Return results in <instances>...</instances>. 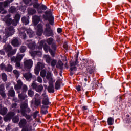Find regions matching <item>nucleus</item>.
<instances>
[{"instance_id":"obj_20","label":"nucleus","mask_w":131,"mask_h":131,"mask_svg":"<svg viewBox=\"0 0 131 131\" xmlns=\"http://www.w3.org/2000/svg\"><path fill=\"white\" fill-rule=\"evenodd\" d=\"M46 78L49 80V82H55V81H56L55 80L53 79V77L52 76L51 72L47 73Z\"/></svg>"},{"instance_id":"obj_39","label":"nucleus","mask_w":131,"mask_h":131,"mask_svg":"<svg viewBox=\"0 0 131 131\" xmlns=\"http://www.w3.org/2000/svg\"><path fill=\"white\" fill-rule=\"evenodd\" d=\"M46 42V40H41L39 43V46L38 47V50H41L43 47V45Z\"/></svg>"},{"instance_id":"obj_4","label":"nucleus","mask_w":131,"mask_h":131,"mask_svg":"<svg viewBox=\"0 0 131 131\" xmlns=\"http://www.w3.org/2000/svg\"><path fill=\"white\" fill-rule=\"evenodd\" d=\"M23 57H24V54H18L16 57L13 56L11 57V62H14L15 63H16V64H15L16 68H19V67L21 66V64L20 63V62H20L21 60H22V58H23Z\"/></svg>"},{"instance_id":"obj_35","label":"nucleus","mask_w":131,"mask_h":131,"mask_svg":"<svg viewBox=\"0 0 131 131\" xmlns=\"http://www.w3.org/2000/svg\"><path fill=\"white\" fill-rule=\"evenodd\" d=\"M28 104L27 103H24L21 104V113H22V111H25V109L27 108Z\"/></svg>"},{"instance_id":"obj_27","label":"nucleus","mask_w":131,"mask_h":131,"mask_svg":"<svg viewBox=\"0 0 131 131\" xmlns=\"http://www.w3.org/2000/svg\"><path fill=\"white\" fill-rule=\"evenodd\" d=\"M44 59L46 60V63H48V64H51V62L53 60L51 59V57L49 55H45Z\"/></svg>"},{"instance_id":"obj_40","label":"nucleus","mask_w":131,"mask_h":131,"mask_svg":"<svg viewBox=\"0 0 131 131\" xmlns=\"http://www.w3.org/2000/svg\"><path fill=\"white\" fill-rule=\"evenodd\" d=\"M36 13V10L34 9H31L28 11L29 15H34Z\"/></svg>"},{"instance_id":"obj_19","label":"nucleus","mask_w":131,"mask_h":131,"mask_svg":"<svg viewBox=\"0 0 131 131\" xmlns=\"http://www.w3.org/2000/svg\"><path fill=\"white\" fill-rule=\"evenodd\" d=\"M44 51H45V52H46V53H48V51H49V52H50L51 56L54 57V56L55 55V51H56V50H54V49L52 50V49H50V47H49L48 46H45L44 47Z\"/></svg>"},{"instance_id":"obj_43","label":"nucleus","mask_w":131,"mask_h":131,"mask_svg":"<svg viewBox=\"0 0 131 131\" xmlns=\"http://www.w3.org/2000/svg\"><path fill=\"white\" fill-rule=\"evenodd\" d=\"M60 83H61V81L58 80L55 83V89L56 90H59L60 89Z\"/></svg>"},{"instance_id":"obj_15","label":"nucleus","mask_w":131,"mask_h":131,"mask_svg":"<svg viewBox=\"0 0 131 131\" xmlns=\"http://www.w3.org/2000/svg\"><path fill=\"white\" fill-rule=\"evenodd\" d=\"M21 18V15L19 14H15L14 16V20L13 21V26H17V24L20 21V19Z\"/></svg>"},{"instance_id":"obj_5","label":"nucleus","mask_w":131,"mask_h":131,"mask_svg":"<svg viewBox=\"0 0 131 131\" xmlns=\"http://www.w3.org/2000/svg\"><path fill=\"white\" fill-rule=\"evenodd\" d=\"M33 66V61L31 59H27L24 60V68L26 71H30L31 68Z\"/></svg>"},{"instance_id":"obj_41","label":"nucleus","mask_w":131,"mask_h":131,"mask_svg":"<svg viewBox=\"0 0 131 131\" xmlns=\"http://www.w3.org/2000/svg\"><path fill=\"white\" fill-rule=\"evenodd\" d=\"M2 77L3 81H7L8 78L7 76V74L6 73H3L2 74Z\"/></svg>"},{"instance_id":"obj_45","label":"nucleus","mask_w":131,"mask_h":131,"mask_svg":"<svg viewBox=\"0 0 131 131\" xmlns=\"http://www.w3.org/2000/svg\"><path fill=\"white\" fill-rule=\"evenodd\" d=\"M28 96H29V97H33L34 95V92H33V91L30 89L28 91Z\"/></svg>"},{"instance_id":"obj_21","label":"nucleus","mask_w":131,"mask_h":131,"mask_svg":"<svg viewBox=\"0 0 131 131\" xmlns=\"http://www.w3.org/2000/svg\"><path fill=\"white\" fill-rule=\"evenodd\" d=\"M1 108H3V106H2V104L0 103V114H1V115H5V114H7L8 108L4 107L1 109Z\"/></svg>"},{"instance_id":"obj_61","label":"nucleus","mask_w":131,"mask_h":131,"mask_svg":"<svg viewBox=\"0 0 131 131\" xmlns=\"http://www.w3.org/2000/svg\"><path fill=\"white\" fill-rule=\"evenodd\" d=\"M40 5L37 4V3H36V4H34L33 5V7L34 8H35V9H38V8L39 7Z\"/></svg>"},{"instance_id":"obj_10","label":"nucleus","mask_w":131,"mask_h":131,"mask_svg":"<svg viewBox=\"0 0 131 131\" xmlns=\"http://www.w3.org/2000/svg\"><path fill=\"white\" fill-rule=\"evenodd\" d=\"M42 104L43 105H45V106H48V105H51V102L49 101V97H48V95L46 94V93H44L42 95Z\"/></svg>"},{"instance_id":"obj_17","label":"nucleus","mask_w":131,"mask_h":131,"mask_svg":"<svg viewBox=\"0 0 131 131\" xmlns=\"http://www.w3.org/2000/svg\"><path fill=\"white\" fill-rule=\"evenodd\" d=\"M17 84L14 86V89L16 91H17V93L19 94L20 93V91L18 90H20V89H21L22 84H23V83H22V81H21V80H17Z\"/></svg>"},{"instance_id":"obj_26","label":"nucleus","mask_w":131,"mask_h":131,"mask_svg":"<svg viewBox=\"0 0 131 131\" xmlns=\"http://www.w3.org/2000/svg\"><path fill=\"white\" fill-rule=\"evenodd\" d=\"M30 53L31 54L32 57H34V56H36V55H37V56H40L41 55V51H36L33 52H30Z\"/></svg>"},{"instance_id":"obj_25","label":"nucleus","mask_w":131,"mask_h":131,"mask_svg":"<svg viewBox=\"0 0 131 131\" xmlns=\"http://www.w3.org/2000/svg\"><path fill=\"white\" fill-rule=\"evenodd\" d=\"M54 82H49V85L48 88L49 93H54Z\"/></svg>"},{"instance_id":"obj_42","label":"nucleus","mask_w":131,"mask_h":131,"mask_svg":"<svg viewBox=\"0 0 131 131\" xmlns=\"http://www.w3.org/2000/svg\"><path fill=\"white\" fill-rule=\"evenodd\" d=\"M40 75L41 77H46V75H47V71H46L45 70L41 71Z\"/></svg>"},{"instance_id":"obj_8","label":"nucleus","mask_w":131,"mask_h":131,"mask_svg":"<svg viewBox=\"0 0 131 131\" xmlns=\"http://www.w3.org/2000/svg\"><path fill=\"white\" fill-rule=\"evenodd\" d=\"M46 28L44 31V34L46 36H52L53 35V30L51 29V27L49 24L46 25Z\"/></svg>"},{"instance_id":"obj_14","label":"nucleus","mask_w":131,"mask_h":131,"mask_svg":"<svg viewBox=\"0 0 131 131\" xmlns=\"http://www.w3.org/2000/svg\"><path fill=\"white\" fill-rule=\"evenodd\" d=\"M42 32H43L42 25L41 24H39L37 26V30L36 33L38 36H40L42 34Z\"/></svg>"},{"instance_id":"obj_56","label":"nucleus","mask_w":131,"mask_h":131,"mask_svg":"<svg viewBox=\"0 0 131 131\" xmlns=\"http://www.w3.org/2000/svg\"><path fill=\"white\" fill-rule=\"evenodd\" d=\"M88 71L91 74L93 73V72H94V68H88Z\"/></svg>"},{"instance_id":"obj_37","label":"nucleus","mask_w":131,"mask_h":131,"mask_svg":"<svg viewBox=\"0 0 131 131\" xmlns=\"http://www.w3.org/2000/svg\"><path fill=\"white\" fill-rule=\"evenodd\" d=\"M36 67L38 68L40 70V69H43V68H45V64L40 62H38Z\"/></svg>"},{"instance_id":"obj_54","label":"nucleus","mask_w":131,"mask_h":131,"mask_svg":"<svg viewBox=\"0 0 131 131\" xmlns=\"http://www.w3.org/2000/svg\"><path fill=\"white\" fill-rule=\"evenodd\" d=\"M40 104H41L40 100H38L37 99H35V105L36 106H39V105H40Z\"/></svg>"},{"instance_id":"obj_59","label":"nucleus","mask_w":131,"mask_h":131,"mask_svg":"<svg viewBox=\"0 0 131 131\" xmlns=\"http://www.w3.org/2000/svg\"><path fill=\"white\" fill-rule=\"evenodd\" d=\"M0 13L1 14H7V11L4 8H2L0 9Z\"/></svg>"},{"instance_id":"obj_53","label":"nucleus","mask_w":131,"mask_h":131,"mask_svg":"<svg viewBox=\"0 0 131 131\" xmlns=\"http://www.w3.org/2000/svg\"><path fill=\"white\" fill-rule=\"evenodd\" d=\"M20 53H24L26 51V47L21 46L20 48Z\"/></svg>"},{"instance_id":"obj_11","label":"nucleus","mask_w":131,"mask_h":131,"mask_svg":"<svg viewBox=\"0 0 131 131\" xmlns=\"http://www.w3.org/2000/svg\"><path fill=\"white\" fill-rule=\"evenodd\" d=\"M15 116V113L13 112H9L7 114V115L4 118V121L7 122L8 121H10L11 119H12V117Z\"/></svg>"},{"instance_id":"obj_1","label":"nucleus","mask_w":131,"mask_h":131,"mask_svg":"<svg viewBox=\"0 0 131 131\" xmlns=\"http://www.w3.org/2000/svg\"><path fill=\"white\" fill-rule=\"evenodd\" d=\"M15 34V29L13 26H10L7 27L5 29L4 31V35L3 36V38L2 39V42H6L7 41V39L10 36H12V35H14Z\"/></svg>"},{"instance_id":"obj_48","label":"nucleus","mask_w":131,"mask_h":131,"mask_svg":"<svg viewBox=\"0 0 131 131\" xmlns=\"http://www.w3.org/2000/svg\"><path fill=\"white\" fill-rule=\"evenodd\" d=\"M12 121L14 123H17V122H18L19 121V117L17 116L14 117L12 119Z\"/></svg>"},{"instance_id":"obj_58","label":"nucleus","mask_w":131,"mask_h":131,"mask_svg":"<svg viewBox=\"0 0 131 131\" xmlns=\"http://www.w3.org/2000/svg\"><path fill=\"white\" fill-rule=\"evenodd\" d=\"M9 4H10V2H8V1H6L4 2L3 6L4 7H8V5H9Z\"/></svg>"},{"instance_id":"obj_63","label":"nucleus","mask_w":131,"mask_h":131,"mask_svg":"<svg viewBox=\"0 0 131 131\" xmlns=\"http://www.w3.org/2000/svg\"><path fill=\"white\" fill-rule=\"evenodd\" d=\"M30 111H31V110H30V109L28 107H27V108H26V111H25V113H30Z\"/></svg>"},{"instance_id":"obj_44","label":"nucleus","mask_w":131,"mask_h":131,"mask_svg":"<svg viewBox=\"0 0 131 131\" xmlns=\"http://www.w3.org/2000/svg\"><path fill=\"white\" fill-rule=\"evenodd\" d=\"M13 73L15 75L16 78H18L20 76V73L17 70H13Z\"/></svg>"},{"instance_id":"obj_28","label":"nucleus","mask_w":131,"mask_h":131,"mask_svg":"<svg viewBox=\"0 0 131 131\" xmlns=\"http://www.w3.org/2000/svg\"><path fill=\"white\" fill-rule=\"evenodd\" d=\"M64 67V64L62 62V61H58V63L56 64V68H59V69H63Z\"/></svg>"},{"instance_id":"obj_6","label":"nucleus","mask_w":131,"mask_h":131,"mask_svg":"<svg viewBox=\"0 0 131 131\" xmlns=\"http://www.w3.org/2000/svg\"><path fill=\"white\" fill-rule=\"evenodd\" d=\"M4 49L6 53H8V56L11 57L12 55H15L17 52V49H14L12 50V46L10 45H7V46H4Z\"/></svg>"},{"instance_id":"obj_22","label":"nucleus","mask_w":131,"mask_h":131,"mask_svg":"<svg viewBox=\"0 0 131 131\" xmlns=\"http://www.w3.org/2000/svg\"><path fill=\"white\" fill-rule=\"evenodd\" d=\"M4 90H5V86L4 85H0V95L2 96V97L5 98L6 97V94L5 93Z\"/></svg>"},{"instance_id":"obj_18","label":"nucleus","mask_w":131,"mask_h":131,"mask_svg":"<svg viewBox=\"0 0 131 131\" xmlns=\"http://www.w3.org/2000/svg\"><path fill=\"white\" fill-rule=\"evenodd\" d=\"M11 44L13 47H19L21 45V42L19 41L18 38H13L11 41Z\"/></svg>"},{"instance_id":"obj_49","label":"nucleus","mask_w":131,"mask_h":131,"mask_svg":"<svg viewBox=\"0 0 131 131\" xmlns=\"http://www.w3.org/2000/svg\"><path fill=\"white\" fill-rule=\"evenodd\" d=\"M38 85V84L34 82L32 83L31 86L33 90H36Z\"/></svg>"},{"instance_id":"obj_12","label":"nucleus","mask_w":131,"mask_h":131,"mask_svg":"<svg viewBox=\"0 0 131 131\" xmlns=\"http://www.w3.org/2000/svg\"><path fill=\"white\" fill-rule=\"evenodd\" d=\"M46 42L48 45H49V46H51V45H52V49L54 51H56V43L54 42V39L52 38H49L47 39Z\"/></svg>"},{"instance_id":"obj_32","label":"nucleus","mask_w":131,"mask_h":131,"mask_svg":"<svg viewBox=\"0 0 131 131\" xmlns=\"http://www.w3.org/2000/svg\"><path fill=\"white\" fill-rule=\"evenodd\" d=\"M18 97L19 100H25V99L27 98V95L21 93V94H18Z\"/></svg>"},{"instance_id":"obj_7","label":"nucleus","mask_w":131,"mask_h":131,"mask_svg":"<svg viewBox=\"0 0 131 131\" xmlns=\"http://www.w3.org/2000/svg\"><path fill=\"white\" fill-rule=\"evenodd\" d=\"M45 14L47 15L45 19L48 20L49 24H50V25H54V23H55L54 20V16L52 15V12L51 11L47 10L45 12Z\"/></svg>"},{"instance_id":"obj_33","label":"nucleus","mask_w":131,"mask_h":131,"mask_svg":"<svg viewBox=\"0 0 131 131\" xmlns=\"http://www.w3.org/2000/svg\"><path fill=\"white\" fill-rule=\"evenodd\" d=\"M43 90V86L42 85L40 84L39 85L37 86V88L36 89V91L38 93H41Z\"/></svg>"},{"instance_id":"obj_23","label":"nucleus","mask_w":131,"mask_h":131,"mask_svg":"<svg viewBox=\"0 0 131 131\" xmlns=\"http://www.w3.org/2000/svg\"><path fill=\"white\" fill-rule=\"evenodd\" d=\"M28 46L31 50H34L35 49V41H30L29 43L28 44Z\"/></svg>"},{"instance_id":"obj_2","label":"nucleus","mask_w":131,"mask_h":131,"mask_svg":"<svg viewBox=\"0 0 131 131\" xmlns=\"http://www.w3.org/2000/svg\"><path fill=\"white\" fill-rule=\"evenodd\" d=\"M19 36H20V37L24 39L26 38V34L25 33V31H26L27 34L29 35V37H32L33 36H34V32H33V31H32V30H31L30 29L23 28L19 29Z\"/></svg>"},{"instance_id":"obj_38","label":"nucleus","mask_w":131,"mask_h":131,"mask_svg":"<svg viewBox=\"0 0 131 131\" xmlns=\"http://www.w3.org/2000/svg\"><path fill=\"white\" fill-rule=\"evenodd\" d=\"M5 70L7 72H11L13 70V67L11 64H8L7 67L5 68Z\"/></svg>"},{"instance_id":"obj_47","label":"nucleus","mask_w":131,"mask_h":131,"mask_svg":"<svg viewBox=\"0 0 131 131\" xmlns=\"http://www.w3.org/2000/svg\"><path fill=\"white\" fill-rule=\"evenodd\" d=\"M27 90H28L27 86H26V85H24L22 88V92L21 93L25 94V93H26V92H27Z\"/></svg>"},{"instance_id":"obj_50","label":"nucleus","mask_w":131,"mask_h":131,"mask_svg":"<svg viewBox=\"0 0 131 131\" xmlns=\"http://www.w3.org/2000/svg\"><path fill=\"white\" fill-rule=\"evenodd\" d=\"M51 66H52V67H54V66H56V64H57V60L55 59H52L51 61Z\"/></svg>"},{"instance_id":"obj_52","label":"nucleus","mask_w":131,"mask_h":131,"mask_svg":"<svg viewBox=\"0 0 131 131\" xmlns=\"http://www.w3.org/2000/svg\"><path fill=\"white\" fill-rule=\"evenodd\" d=\"M40 69L37 68V67H36L35 68V73L36 75H38V74H39V71H40Z\"/></svg>"},{"instance_id":"obj_24","label":"nucleus","mask_w":131,"mask_h":131,"mask_svg":"<svg viewBox=\"0 0 131 131\" xmlns=\"http://www.w3.org/2000/svg\"><path fill=\"white\" fill-rule=\"evenodd\" d=\"M48 108H49V106L47 105L42 106L41 107V113L45 115L47 114L48 113V110H47Z\"/></svg>"},{"instance_id":"obj_31","label":"nucleus","mask_w":131,"mask_h":131,"mask_svg":"<svg viewBox=\"0 0 131 131\" xmlns=\"http://www.w3.org/2000/svg\"><path fill=\"white\" fill-rule=\"evenodd\" d=\"M21 115H23V116H25V117H26V119L28 120H29V119H31V116L26 114L25 111H21Z\"/></svg>"},{"instance_id":"obj_13","label":"nucleus","mask_w":131,"mask_h":131,"mask_svg":"<svg viewBox=\"0 0 131 131\" xmlns=\"http://www.w3.org/2000/svg\"><path fill=\"white\" fill-rule=\"evenodd\" d=\"M78 63V61L77 60V59H76L75 61L71 62L70 64L71 68L70 69V70H71V71H76V70H77V68H76L75 66H76Z\"/></svg>"},{"instance_id":"obj_46","label":"nucleus","mask_w":131,"mask_h":131,"mask_svg":"<svg viewBox=\"0 0 131 131\" xmlns=\"http://www.w3.org/2000/svg\"><path fill=\"white\" fill-rule=\"evenodd\" d=\"M38 113H39V111H36L34 113H33V118H34V119H35L36 120V118L37 117V116H39V114H38Z\"/></svg>"},{"instance_id":"obj_60","label":"nucleus","mask_w":131,"mask_h":131,"mask_svg":"<svg viewBox=\"0 0 131 131\" xmlns=\"http://www.w3.org/2000/svg\"><path fill=\"white\" fill-rule=\"evenodd\" d=\"M37 11L39 14H42V9H41L39 6L37 8Z\"/></svg>"},{"instance_id":"obj_36","label":"nucleus","mask_w":131,"mask_h":131,"mask_svg":"<svg viewBox=\"0 0 131 131\" xmlns=\"http://www.w3.org/2000/svg\"><path fill=\"white\" fill-rule=\"evenodd\" d=\"M113 122H114V119L112 117H109L107 119L108 125H113Z\"/></svg>"},{"instance_id":"obj_16","label":"nucleus","mask_w":131,"mask_h":131,"mask_svg":"<svg viewBox=\"0 0 131 131\" xmlns=\"http://www.w3.org/2000/svg\"><path fill=\"white\" fill-rule=\"evenodd\" d=\"M32 19L33 24L35 26H36V25L41 21V19H40V16H38L37 15L33 16Z\"/></svg>"},{"instance_id":"obj_62","label":"nucleus","mask_w":131,"mask_h":131,"mask_svg":"<svg viewBox=\"0 0 131 131\" xmlns=\"http://www.w3.org/2000/svg\"><path fill=\"white\" fill-rule=\"evenodd\" d=\"M63 47L65 49V50H67V49H68V45H67V42L64 43Z\"/></svg>"},{"instance_id":"obj_51","label":"nucleus","mask_w":131,"mask_h":131,"mask_svg":"<svg viewBox=\"0 0 131 131\" xmlns=\"http://www.w3.org/2000/svg\"><path fill=\"white\" fill-rule=\"evenodd\" d=\"M15 12H16V8L14 6H12L9 9V12L10 13H15Z\"/></svg>"},{"instance_id":"obj_57","label":"nucleus","mask_w":131,"mask_h":131,"mask_svg":"<svg viewBox=\"0 0 131 131\" xmlns=\"http://www.w3.org/2000/svg\"><path fill=\"white\" fill-rule=\"evenodd\" d=\"M37 81L38 82H39V83H42V79L39 76L37 78Z\"/></svg>"},{"instance_id":"obj_55","label":"nucleus","mask_w":131,"mask_h":131,"mask_svg":"<svg viewBox=\"0 0 131 131\" xmlns=\"http://www.w3.org/2000/svg\"><path fill=\"white\" fill-rule=\"evenodd\" d=\"M40 8L42 10H47V6H46L45 5H40L39 6Z\"/></svg>"},{"instance_id":"obj_64","label":"nucleus","mask_w":131,"mask_h":131,"mask_svg":"<svg viewBox=\"0 0 131 131\" xmlns=\"http://www.w3.org/2000/svg\"><path fill=\"white\" fill-rule=\"evenodd\" d=\"M11 107H12V109H13L14 108H16V107H17V104L16 103L12 104L11 105Z\"/></svg>"},{"instance_id":"obj_9","label":"nucleus","mask_w":131,"mask_h":131,"mask_svg":"<svg viewBox=\"0 0 131 131\" xmlns=\"http://www.w3.org/2000/svg\"><path fill=\"white\" fill-rule=\"evenodd\" d=\"M3 21L5 22L7 25H11V24L13 25V22L14 21V20L12 19V18H11V14L6 15L4 18H3Z\"/></svg>"},{"instance_id":"obj_3","label":"nucleus","mask_w":131,"mask_h":131,"mask_svg":"<svg viewBox=\"0 0 131 131\" xmlns=\"http://www.w3.org/2000/svg\"><path fill=\"white\" fill-rule=\"evenodd\" d=\"M27 124V121L25 119H21L18 124L20 128H23L21 131H32V126L31 125Z\"/></svg>"},{"instance_id":"obj_29","label":"nucleus","mask_w":131,"mask_h":131,"mask_svg":"<svg viewBox=\"0 0 131 131\" xmlns=\"http://www.w3.org/2000/svg\"><path fill=\"white\" fill-rule=\"evenodd\" d=\"M24 77L27 80H29L30 78H32V74L30 73H28L24 74Z\"/></svg>"},{"instance_id":"obj_34","label":"nucleus","mask_w":131,"mask_h":131,"mask_svg":"<svg viewBox=\"0 0 131 131\" xmlns=\"http://www.w3.org/2000/svg\"><path fill=\"white\" fill-rule=\"evenodd\" d=\"M8 92L9 95H10L11 97H15V91H14V88L11 87Z\"/></svg>"},{"instance_id":"obj_30","label":"nucleus","mask_w":131,"mask_h":131,"mask_svg":"<svg viewBox=\"0 0 131 131\" xmlns=\"http://www.w3.org/2000/svg\"><path fill=\"white\" fill-rule=\"evenodd\" d=\"M21 21L23 22V23H24V24H25V25H27V24H28V23H29V20L28 19V18L24 16L21 18Z\"/></svg>"}]
</instances>
